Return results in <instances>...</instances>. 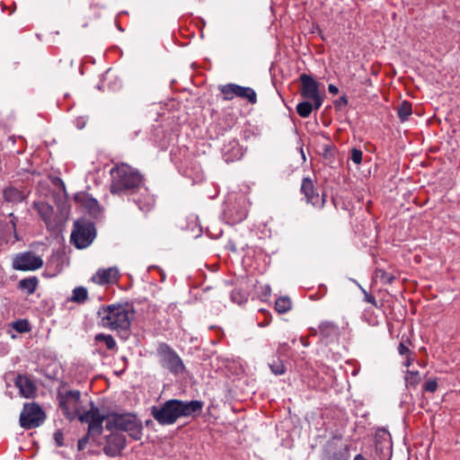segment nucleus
<instances>
[{"instance_id": "2f4dec72", "label": "nucleus", "mask_w": 460, "mask_h": 460, "mask_svg": "<svg viewBox=\"0 0 460 460\" xmlns=\"http://www.w3.org/2000/svg\"><path fill=\"white\" fill-rule=\"evenodd\" d=\"M20 425L25 429H29V402L23 404L22 411L20 414Z\"/></svg>"}, {"instance_id": "423d86ee", "label": "nucleus", "mask_w": 460, "mask_h": 460, "mask_svg": "<svg viewBox=\"0 0 460 460\" xmlns=\"http://www.w3.org/2000/svg\"><path fill=\"white\" fill-rule=\"evenodd\" d=\"M59 407L66 418L73 420L80 414L81 393L78 390H68L65 393H58Z\"/></svg>"}, {"instance_id": "6e6552de", "label": "nucleus", "mask_w": 460, "mask_h": 460, "mask_svg": "<svg viewBox=\"0 0 460 460\" xmlns=\"http://www.w3.org/2000/svg\"><path fill=\"white\" fill-rule=\"evenodd\" d=\"M159 362L162 367L174 375L183 373L184 364L178 354L166 343H162L157 349Z\"/></svg>"}, {"instance_id": "ea45409f", "label": "nucleus", "mask_w": 460, "mask_h": 460, "mask_svg": "<svg viewBox=\"0 0 460 460\" xmlns=\"http://www.w3.org/2000/svg\"><path fill=\"white\" fill-rule=\"evenodd\" d=\"M54 439L58 447L64 445V435L61 430L58 429L54 433Z\"/></svg>"}, {"instance_id": "2eb2a0df", "label": "nucleus", "mask_w": 460, "mask_h": 460, "mask_svg": "<svg viewBox=\"0 0 460 460\" xmlns=\"http://www.w3.org/2000/svg\"><path fill=\"white\" fill-rule=\"evenodd\" d=\"M119 278L116 268L99 270L92 278L93 281L99 285H106L115 282Z\"/></svg>"}, {"instance_id": "f8f14e48", "label": "nucleus", "mask_w": 460, "mask_h": 460, "mask_svg": "<svg viewBox=\"0 0 460 460\" xmlns=\"http://www.w3.org/2000/svg\"><path fill=\"white\" fill-rule=\"evenodd\" d=\"M299 80L301 82V95L305 99L316 97V94L319 93V83L307 74L300 75Z\"/></svg>"}, {"instance_id": "412c9836", "label": "nucleus", "mask_w": 460, "mask_h": 460, "mask_svg": "<svg viewBox=\"0 0 460 460\" xmlns=\"http://www.w3.org/2000/svg\"><path fill=\"white\" fill-rule=\"evenodd\" d=\"M349 446H344L338 449L329 447L325 460H349Z\"/></svg>"}, {"instance_id": "dca6fc26", "label": "nucleus", "mask_w": 460, "mask_h": 460, "mask_svg": "<svg viewBox=\"0 0 460 460\" xmlns=\"http://www.w3.org/2000/svg\"><path fill=\"white\" fill-rule=\"evenodd\" d=\"M44 410L37 402H31V429L41 426L46 420Z\"/></svg>"}, {"instance_id": "3c124183", "label": "nucleus", "mask_w": 460, "mask_h": 460, "mask_svg": "<svg viewBox=\"0 0 460 460\" xmlns=\"http://www.w3.org/2000/svg\"><path fill=\"white\" fill-rule=\"evenodd\" d=\"M354 460H367L362 455L358 454L355 456Z\"/></svg>"}, {"instance_id": "a211bd4d", "label": "nucleus", "mask_w": 460, "mask_h": 460, "mask_svg": "<svg viewBox=\"0 0 460 460\" xmlns=\"http://www.w3.org/2000/svg\"><path fill=\"white\" fill-rule=\"evenodd\" d=\"M77 419L82 423H90L92 421H96L101 419H105V417L101 414L100 410L94 406L93 402H91L90 410H88L84 412H80Z\"/></svg>"}, {"instance_id": "f704fd0d", "label": "nucleus", "mask_w": 460, "mask_h": 460, "mask_svg": "<svg viewBox=\"0 0 460 460\" xmlns=\"http://www.w3.org/2000/svg\"><path fill=\"white\" fill-rule=\"evenodd\" d=\"M411 345V341L409 339H406L405 341H402L398 346V353L401 356H409L410 354H412L411 350L409 349L408 345Z\"/></svg>"}, {"instance_id": "5701e85b", "label": "nucleus", "mask_w": 460, "mask_h": 460, "mask_svg": "<svg viewBox=\"0 0 460 460\" xmlns=\"http://www.w3.org/2000/svg\"><path fill=\"white\" fill-rule=\"evenodd\" d=\"M88 298V291L84 287H76L73 289L72 296L69 301L84 304Z\"/></svg>"}, {"instance_id": "a878e982", "label": "nucleus", "mask_w": 460, "mask_h": 460, "mask_svg": "<svg viewBox=\"0 0 460 460\" xmlns=\"http://www.w3.org/2000/svg\"><path fill=\"white\" fill-rule=\"evenodd\" d=\"M292 307V302L288 296H282L276 300L275 309L279 314L288 313Z\"/></svg>"}, {"instance_id": "c03bdc74", "label": "nucleus", "mask_w": 460, "mask_h": 460, "mask_svg": "<svg viewBox=\"0 0 460 460\" xmlns=\"http://www.w3.org/2000/svg\"><path fill=\"white\" fill-rule=\"evenodd\" d=\"M88 436L89 435H87L84 438L79 439L78 445H77L78 450H83L84 448V447H85V445H86V443L88 441Z\"/></svg>"}, {"instance_id": "f3484780", "label": "nucleus", "mask_w": 460, "mask_h": 460, "mask_svg": "<svg viewBox=\"0 0 460 460\" xmlns=\"http://www.w3.org/2000/svg\"><path fill=\"white\" fill-rule=\"evenodd\" d=\"M384 442L377 441L376 443V453L379 455L380 460H390L392 456V444L390 441V435L384 431Z\"/></svg>"}, {"instance_id": "4be33fe9", "label": "nucleus", "mask_w": 460, "mask_h": 460, "mask_svg": "<svg viewBox=\"0 0 460 460\" xmlns=\"http://www.w3.org/2000/svg\"><path fill=\"white\" fill-rule=\"evenodd\" d=\"M15 387L19 394L24 398H29V376L26 375H18L14 379Z\"/></svg>"}, {"instance_id": "8fccbe9b", "label": "nucleus", "mask_w": 460, "mask_h": 460, "mask_svg": "<svg viewBox=\"0 0 460 460\" xmlns=\"http://www.w3.org/2000/svg\"><path fill=\"white\" fill-rule=\"evenodd\" d=\"M54 183L58 186H60L62 189H65V183L60 178H56Z\"/></svg>"}, {"instance_id": "20e7f679", "label": "nucleus", "mask_w": 460, "mask_h": 460, "mask_svg": "<svg viewBox=\"0 0 460 460\" xmlns=\"http://www.w3.org/2000/svg\"><path fill=\"white\" fill-rule=\"evenodd\" d=\"M105 428L108 430L118 429L127 432L134 440H140L143 437V424L137 414L132 412L111 413L106 420Z\"/></svg>"}, {"instance_id": "4468645a", "label": "nucleus", "mask_w": 460, "mask_h": 460, "mask_svg": "<svg viewBox=\"0 0 460 460\" xmlns=\"http://www.w3.org/2000/svg\"><path fill=\"white\" fill-rule=\"evenodd\" d=\"M311 333L314 335L319 333L323 339H333L337 338L341 332L339 326L335 323L323 321L319 324L318 330L311 329Z\"/></svg>"}, {"instance_id": "9b49d317", "label": "nucleus", "mask_w": 460, "mask_h": 460, "mask_svg": "<svg viewBox=\"0 0 460 460\" xmlns=\"http://www.w3.org/2000/svg\"><path fill=\"white\" fill-rule=\"evenodd\" d=\"M300 190L305 195L307 203L319 208L324 206L325 195L323 194L320 197L319 193L315 191L313 181L309 177L303 179Z\"/></svg>"}, {"instance_id": "c756f323", "label": "nucleus", "mask_w": 460, "mask_h": 460, "mask_svg": "<svg viewBox=\"0 0 460 460\" xmlns=\"http://www.w3.org/2000/svg\"><path fill=\"white\" fill-rule=\"evenodd\" d=\"M313 111L311 102L305 101L296 105V112L302 118H308Z\"/></svg>"}, {"instance_id": "a19ab883", "label": "nucleus", "mask_w": 460, "mask_h": 460, "mask_svg": "<svg viewBox=\"0 0 460 460\" xmlns=\"http://www.w3.org/2000/svg\"><path fill=\"white\" fill-rule=\"evenodd\" d=\"M310 99L314 101V108L318 110L323 103V98L320 96V93L316 94V97H311Z\"/></svg>"}, {"instance_id": "7ed1b4c3", "label": "nucleus", "mask_w": 460, "mask_h": 460, "mask_svg": "<svg viewBox=\"0 0 460 460\" xmlns=\"http://www.w3.org/2000/svg\"><path fill=\"white\" fill-rule=\"evenodd\" d=\"M110 173L111 176L110 190L112 194L132 193L143 184L142 175L126 164H117Z\"/></svg>"}, {"instance_id": "6ab92c4d", "label": "nucleus", "mask_w": 460, "mask_h": 460, "mask_svg": "<svg viewBox=\"0 0 460 460\" xmlns=\"http://www.w3.org/2000/svg\"><path fill=\"white\" fill-rule=\"evenodd\" d=\"M3 196L5 201L12 203L21 202L26 198L23 191L13 186L5 188L3 191Z\"/></svg>"}, {"instance_id": "09e8293b", "label": "nucleus", "mask_w": 460, "mask_h": 460, "mask_svg": "<svg viewBox=\"0 0 460 460\" xmlns=\"http://www.w3.org/2000/svg\"><path fill=\"white\" fill-rule=\"evenodd\" d=\"M328 91L332 94H337L339 92V89L336 85L331 84L328 85Z\"/></svg>"}, {"instance_id": "72a5a7b5", "label": "nucleus", "mask_w": 460, "mask_h": 460, "mask_svg": "<svg viewBox=\"0 0 460 460\" xmlns=\"http://www.w3.org/2000/svg\"><path fill=\"white\" fill-rule=\"evenodd\" d=\"M85 207L88 208L89 212L93 215H97L100 212L99 203L93 198H90V199H86Z\"/></svg>"}, {"instance_id": "49530a36", "label": "nucleus", "mask_w": 460, "mask_h": 460, "mask_svg": "<svg viewBox=\"0 0 460 460\" xmlns=\"http://www.w3.org/2000/svg\"><path fill=\"white\" fill-rule=\"evenodd\" d=\"M414 361V357H413V353L412 354H410L409 356H406L405 357V361L403 363V365L407 367H409L412 362Z\"/></svg>"}, {"instance_id": "e433bc0d", "label": "nucleus", "mask_w": 460, "mask_h": 460, "mask_svg": "<svg viewBox=\"0 0 460 460\" xmlns=\"http://www.w3.org/2000/svg\"><path fill=\"white\" fill-rule=\"evenodd\" d=\"M423 388L426 392L434 393L438 389V381L437 378L429 379L423 385Z\"/></svg>"}, {"instance_id": "1a4fd4ad", "label": "nucleus", "mask_w": 460, "mask_h": 460, "mask_svg": "<svg viewBox=\"0 0 460 460\" xmlns=\"http://www.w3.org/2000/svg\"><path fill=\"white\" fill-rule=\"evenodd\" d=\"M220 92L223 94L224 101H231L234 97L247 100L251 104L257 102V94L255 91L249 86H242L236 84H227L220 86Z\"/></svg>"}, {"instance_id": "58836bf2", "label": "nucleus", "mask_w": 460, "mask_h": 460, "mask_svg": "<svg viewBox=\"0 0 460 460\" xmlns=\"http://www.w3.org/2000/svg\"><path fill=\"white\" fill-rule=\"evenodd\" d=\"M362 155L361 150L353 148L350 153V159L354 164H359L362 161Z\"/></svg>"}, {"instance_id": "473e14b6", "label": "nucleus", "mask_w": 460, "mask_h": 460, "mask_svg": "<svg viewBox=\"0 0 460 460\" xmlns=\"http://www.w3.org/2000/svg\"><path fill=\"white\" fill-rule=\"evenodd\" d=\"M376 276L379 278L384 284H392L394 279V276L393 274H390L382 269H377L376 270Z\"/></svg>"}, {"instance_id": "c85d7f7f", "label": "nucleus", "mask_w": 460, "mask_h": 460, "mask_svg": "<svg viewBox=\"0 0 460 460\" xmlns=\"http://www.w3.org/2000/svg\"><path fill=\"white\" fill-rule=\"evenodd\" d=\"M269 367L271 372L276 376L283 375L286 372L284 363L279 358H273L271 362L269 363Z\"/></svg>"}, {"instance_id": "f03ea898", "label": "nucleus", "mask_w": 460, "mask_h": 460, "mask_svg": "<svg viewBox=\"0 0 460 460\" xmlns=\"http://www.w3.org/2000/svg\"><path fill=\"white\" fill-rule=\"evenodd\" d=\"M98 315L104 328L116 331L128 337L134 317V310L128 304H112L99 308Z\"/></svg>"}, {"instance_id": "37998d69", "label": "nucleus", "mask_w": 460, "mask_h": 460, "mask_svg": "<svg viewBox=\"0 0 460 460\" xmlns=\"http://www.w3.org/2000/svg\"><path fill=\"white\" fill-rule=\"evenodd\" d=\"M365 301L372 304L375 306H377L376 300L375 296L367 292H365Z\"/></svg>"}, {"instance_id": "b1692460", "label": "nucleus", "mask_w": 460, "mask_h": 460, "mask_svg": "<svg viewBox=\"0 0 460 460\" xmlns=\"http://www.w3.org/2000/svg\"><path fill=\"white\" fill-rule=\"evenodd\" d=\"M13 267L19 270H29V252L17 255L13 260Z\"/></svg>"}, {"instance_id": "39448f33", "label": "nucleus", "mask_w": 460, "mask_h": 460, "mask_svg": "<svg viewBox=\"0 0 460 460\" xmlns=\"http://www.w3.org/2000/svg\"><path fill=\"white\" fill-rule=\"evenodd\" d=\"M96 235L93 223L85 220H77L74 224L71 234V242L78 249L88 247Z\"/></svg>"}, {"instance_id": "603ef678", "label": "nucleus", "mask_w": 460, "mask_h": 460, "mask_svg": "<svg viewBox=\"0 0 460 460\" xmlns=\"http://www.w3.org/2000/svg\"><path fill=\"white\" fill-rule=\"evenodd\" d=\"M30 387H31V394L33 389H35V386L32 385L31 382Z\"/></svg>"}, {"instance_id": "5fc2aeb1", "label": "nucleus", "mask_w": 460, "mask_h": 460, "mask_svg": "<svg viewBox=\"0 0 460 460\" xmlns=\"http://www.w3.org/2000/svg\"><path fill=\"white\" fill-rule=\"evenodd\" d=\"M146 425L150 424V420L146 421Z\"/></svg>"}, {"instance_id": "cd10ccee", "label": "nucleus", "mask_w": 460, "mask_h": 460, "mask_svg": "<svg viewBox=\"0 0 460 460\" xmlns=\"http://www.w3.org/2000/svg\"><path fill=\"white\" fill-rule=\"evenodd\" d=\"M105 419H101L96 421H92L88 424V434L89 436H98L101 435L103 429L102 423Z\"/></svg>"}, {"instance_id": "ddd939ff", "label": "nucleus", "mask_w": 460, "mask_h": 460, "mask_svg": "<svg viewBox=\"0 0 460 460\" xmlns=\"http://www.w3.org/2000/svg\"><path fill=\"white\" fill-rule=\"evenodd\" d=\"M222 153L227 163L239 160L243 156V149L235 138H232L224 144Z\"/></svg>"}, {"instance_id": "bb28decb", "label": "nucleus", "mask_w": 460, "mask_h": 460, "mask_svg": "<svg viewBox=\"0 0 460 460\" xmlns=\"http://www.w3.org/2000/svg\"><path fill=\"white\" fill-rule=\"evenodd\" d=\"M94 340L96 341H103L108 349L112 350L116 348L117 343L113 337L110 334L98 333L95 335Z\"/></svg>"}, {"instance_id": "7c9ffc66", "label": "nucleus", "mask_w": 460, "mask_h": 460, "mask_svg": "<svg viewBox=\"0 0 460 460\" xmlns=\"http://www.w3.org/2000/svg\"><path fill=\"white\" fill-rule=\"evenodd\" d=\"M420 381V376L418 371L408 370L405 375L406 386L415 387Z\"/></svg>"}, {"instance_id": "a18cd8bd", "label": "nucleus", "mask_w": 460, "mask_h": 460, "mask_svg": "<svg viewBox=\"0 0 460 460\" xmlns=\"http://www.w3.org/2000/svg\"><path fill=\"white\" fill-rule=\"evenodd\" d=\"M38 279L36 277H31V294H32L38 285Z\"/></svg>"}, {"instance_id": "9d476101", "label": "nucleus", "mask_w": 460, "mask_h": 460, "mask_svg": "<svg viewBox=\"0 0 460 460\" xmlns=\"http://www.w3.org/2000/svg\"><path fill=\"white\" fill-rule=\"evenodd\" d=\"M126 445L127 438L123 434L112 432L106 438L103 452L110 457H115L121 454V451L126 447Z\"/></svg>"}, {"instance_id": "aec40b11", "label": "nucleus", "mask_w": 460, "mask_h": 460, "mask_svg": "<svg viewBox=\"0 0 460 460\" xmlns=\"http://www.w3.org/2000/svg\"><path fill=\"white\" fill-rule=\"evenodd\" d=\"M13 331L18 333H24L29 332V321L27 319H19L14 322L7 323V332L11 335L12 339H15L16 335Z\"/></svg>"}, {"instance_id": "393cba45", "label": "nucleus", "mask_w": 460, "mask_h": 460, "mask_svg": "<svg viewBox=\"0 0 460 460\" xmlns=\"http://www.w3.org/2000/svg\"><path fill=\"white\" fill-rule=\"evenodd\" d=\"M412 113V106H411V103L409 102H402L398 109H397V115L399 117V119H401V121H406L408 120L409 117L411 115Z\"/></svg>"}, {"instance_id": "0eeeda50", "label": "nucleus", "mask_w": 460, "mask_h": 460, "mask_svg": "<svg viewBox=\"0 0 460 460\" xmlns=\"http://www.w3.org/2000/svg\"><path fill=\"white\" fill-rule=\"evenodd\" d=\"M33 208L44 221L49 231H58L66 221V217L62 212H56L54 208L46 202H34Z\"/></svg>"}, {"instance_id": "79ce46f5", "label": "nucleus", "mask_w": 460, "mask_h": 460, "mask_svg": "<svg viewBox=\"0 0 460 460\" xmlns=\"http://www.w3.org/2000/svg\"><path fill=\"white\" fill-rule=\"evenodd\" d=\"M348 103V100L345 96H341L338 101L335 102L334 105L336 108H341V106H345Z\"/></svg>"}, {"instance_id": "c9c22d12", "label": "nucleus", "mask_w": 460, "mask_h": 460, "mask_svg": "<svg viewBox=\"0 0 460 460\" xmlns=\"http://www.w3.org/2000/svg\"><path fill=\"white\" fill-rule=\"evenodd\" d=\"M231 299L233 302L234 303H237V304H242L243 301H245L247 299V296L245 294L242 293L241 291L239 290H234L232 293H231Z\"/></svg>"}, {"instance_id": "4c0bfd02", "label": "nucleus", "mask_w": 460, "mask_h": 460, "mask_svg": "<svg viewBox=\"0 0 460 460\" xmlns=\"http://www.w3.org/2000/svg\"><path fill=\"white\" fill-rule=\"evenodd\" d=\"M43 261L40 256L31 255V270H36L41 268Z\"/></svg>"}, {"instance_id": "f257e3e1", "label": "nucleus", "mask_w": 460, "mask_h": 460, "mask_svg": "<svg viewBox=\"0 0 460 460\" xmlns=\"http://www.w3.org/2000/svg\"><path fill=\"white\" fill-rule=\"evenodd\" d=\"M203 408L201 401L193 400L190 402L171 399L161 406H153L151 414L160 425H172L181 417H190L199 414Z\"/></svg>"}, {"instance_id": "de8ad7c7", "label": "nucleus", "mask_w": 460, "mask_h": 460, "mask_svg": "<svg viewBox=\"0 0 460 460\" xmlns=\"http://www.w3.org/2000/svg\"><path fill=\"white\" fill-rule=\"evenodd\" d=\"M19 287L22 288H29V278H25L19 282Z\"/></svg>"}, {"instance_id": "864d4df0", "label": "nucleus", "mask_w": 460, "mask_h": 460, "mask_svg": "<svg viewBox=\"0 0 460 460\" xmlns=\"http://www.w3.org/2000/svg\"><path fill=\"white\" fill-rule=\"evenodd\" d=\"M19 450L20 451L25 450V447H23L22 446H19Z\"/></svg>"}]
</instances>
